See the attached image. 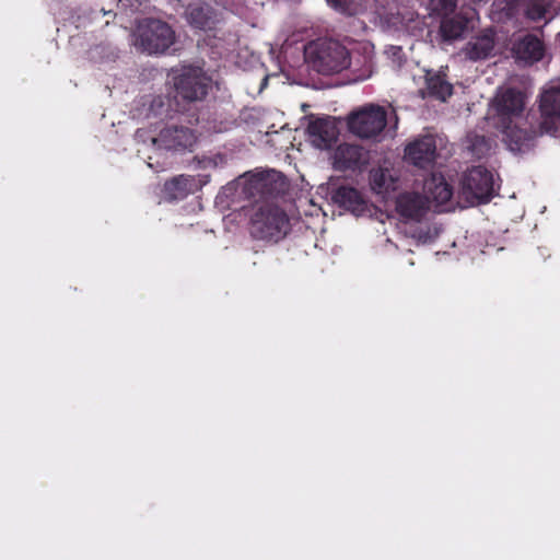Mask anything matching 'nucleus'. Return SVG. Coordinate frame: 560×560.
Returning a JSON list of instances; mask_svg holds the SVG:
<instances>
[{
  "mask_svg": "<svg viewBox=\"0 0 560 560\" xmlns=\"http://www.w3.org/2000/svg\"><path fill=\"white\" fill-rule=\"evenodd\" d=\"M497 128L510 151L526 153L537 143L535 116L525 115V95L513 88L504 90L495 97Z\"/></svg>",
  "mask_w": 560,
  "mask_h": 560,
  "instance_id": "1",
  "label": "nucleus"
},
{
  "mask_svg": "<svg viewBox=\"0 0 560 560\" xmlns=\"http://www.w3.org/2000/svg\"><path fill=\"white\" fill-rule=\"evenodd\" d=\"M305 58L315 71L324 75L339 73L351 63L347 47L329 38H318L307 44Z\"/></svg>",
  "mask_w": 560,
  "mask_h": 560,
  "instance_id": "2",
  "label": "nucleus"
},
{
  "mask_svg": "<svg viewBox=\"0 0 560 560\" xmlns=\"http://www.w3.org/2000/svg\"><path fill=\"white\" fill-rule=\"evenodd\" d=\"M248 230L255 240L278 243L288 235L291 224L282 208L273 203H264L252 214Z\"/></svg>",
  "mask_w": 560,
  "mask_h": 560,
  "instance_id": "3",
  "label": "nucleus"
},
{
  "mask_svg": "<svg viewBox=\"0 0 560 560\" xmlns=\"http://www.w3.org/2000/svg\"><path fill=\"white\" fill-rule=\"evenodd\" d=\"M196 131L183 125H167L164 127L156 138L152 139V143L156 147L155 156H148V166L154 172L166 171L171 166V162L166 159L161 160L159 150L185 152L192 151L197 142Z\"/></svg>",
  "mask_w": 560,
  "mask_h": 560,
  "instance_id": "4",
  "label": "nucleus"
},
{
  "mask_svg": "<svg viewBox=\"0 0 560 560\" xmlns=\"http://www.w3.org/2000/svg\"><path fill=\"white\" fill-rule=\"evenodd\" d=\"M173 80L177 112H185L186 105L203 101L212 89V79L199 67H183Z\"/></svg>",
  "mask_w": 560,
  "mask_h": 560,
  "instance_id": "5",
  "label": "nucleus"
},
{
  "mask_svg": "<svg viewBox=\"0 0 560 560\" xmlns=\"http://www.w3.org/2000/svg\"><path fill=\"white\" fill-rule=\"evenodd\" d=\"M175 42L174 30L164 21L144 19L138 24L136 44L149 54L166 51Z\"/></svg>",
  "mask_w": 560,
  "mask_h": 560,
  "instance_id": "6",
  "label": "nucleus"
},
{
  "mask_svg": "<svg viewBox=\"0 0 560 560\" xmlns=\"http://www.w3.org/2000/svg\"><path fill=\"white\" fill-rule=\"evenodd\" d=\"M387 125V113L380 105H369L349 116V130L362 139L378 136Z\"/></svg>",
  "mask_w": 560,
  "mask_h": 560,
  "instance_id": "7",
  "label": "nucleus"
},
{
  "mask_svg": "<svg viewBox=\"0 0 560 560\" xmlns=\"http://www.w3.org/2000/svg\"><path fill=\"white\" fill-rule=\"evenodd\" d=\"M462 189L468 200L486 203L494 194L493 175L483 166H474L465 173Z\"/></svg>",
  "mask_w": 560,
  "mask_h": 560,
  "instance_id": "8",
  "label": "nucleus"
},
{
  "mask_svg": "<svg viewBox=\"0 0 560 560\" xmlns=\"http://www.w3.org/2000/svg\"><path fill=\"white\" fill-rule=\"evenodd\" d=\"M184 15L191 28L205 33L218 31L224 20L222 12L206 1L189 3Z\"/></svg>",
  "mask_w": 560,
  "mask_h": 560,
  "instance_id": "9",
  "label": "nucleus"
},
{
  "mask_svg": "<svg viewBox=\"0 0 560 560\" xmlns=\"http://www.w3.org/2000/svg\"><path fill=\"white\" fill-rule=\"evenodd\" d=\"M511 52L518 66H533L541 61L547 52L545 42L536 34L527 33L512 43Z\"/></svg>",
  "mask_w": 560,
  "mask_h": 560,
  "instance_id": "10",
  "label": "nucleus"
},
{
  "mask_svg": "<svg viewBox=\"0 0 560 560\" xmlns=\"http://www.w3.org/2000/svg\"><path fill=\"white\" fill-rule=\"evenodd\" d=\"M447 66L439 70L428 69L424 72V89L420 90L421 96L432 97L445 102L454 93V86L447 79Z\"/></svg>",
  "mask_w": 560,
  "mask_h": 560,
  "instance_id": "11",
  "label": "nucleus"
},
{
  "mask_svg": "<svg viewBox=\"0 0 560 560\" xmlns=\"http://www.w3.org/2000/svg\"><path fill=\"white\" fill-rule=\"evenodd\" d=\"M396 211L405 220L420 222L430 210L427 196L415 191H405L396 198Z\"/></svg>",
  "mask_w": 560,
  "mask_h": 560,
  "instance_id": "12",
  "label": "nucleus"
},
{
  "mask_svg": "<svg viewBox=\"0 0 560 560\" xmlns=\"http://www.w3.org/2000/svg\"><path fill=\"white\" fill-rule=\"evenodd\" d=\"M406 159L415 166L427 168L436 158L435 140L431 136H424L409 143L405 149Z\"/></svg>",
  "mask_w": 560,
  "mask_h": 560,
  "instance_id": "13",
  "label": "nucleus"
},
{
  "mask_svg": "<svg viewBox=\"0 0 560 560\" xmlns=\"http://www.w3.org/2000/svg\"><path fill=\"white\" fill-rule=\"evenodd\" d=\"M306 132L312 143L319 149L330 148L338 138V128L329 117L310 120Z\"/></svg>",
  "mask_w": 560,
  "mask_h": 560,
  "instance_id": "14",
  "label": "nucleus"
},
{
  "mask_svg": "<svg viewBox=\"0 0 560 560\" xmlns=\"http://www.w3.org/2000/svg\"><path fill=\"white\" fill-rule=\"evenodd\" d=\"M365 163L363 148L357 144H339L334 154V168L340 172L359 170Z\"/></svg>",
  "mask_w": 560,
  "mask_h": 560,
  "instance_id": "15",
  "label": "nucleus"
},
{
  "mask_svg": "<svg viewBox=\"0 0 560 560\" xmlns=\"http://www.w3.org/2000/svg\"><path fill=\"white\" fill-rule=\"evenodd\" d=\"M332 200L339 207L360 215L366 211V200L354 187L340 186L332 194Z\"/></svg>",
  "mask_w": 560,
  "mask_h": 560,
  "instance_id": "16",
  "label": "nucleus"
},
{
  "mask_svg": "<svg viewBox=\"0 0 560 560\" xmlns=\"http://www.w3.org/2000/svg\"><path fill=\"white\" fill-rule=\"evenodd\" d=\"M495 45V33L487 30L482 34L472 37L465 46V56L472 60H482L488 58Z\"/></svg>",
  "mask_w": 560,
  "mask_h": 560,
  "instance_id": "17",
  "label": "nucleus"
},
{
  "mask_svg": "<svg viewBox=\"0 0 560 560\" xmlns=\"http://www.w3.org/2000/svg\"><path fill=\"white\" fill-rule=\"evenodd\" d=\"M195 179L189 175H178L164 184V191L173 200H182L194 192Z\"/></svg>",
  "mask_w": 560,
  "mask_h": 560,
  "instance_id": "18",
  "label": "nucleus"
},
{
  "mask_svg": "<svg viewBox=\"0 0 560 560\" xmlns=\"http://www.w3.org/2000/svg\"><path fill=\"white\" fill-rule=\"evenodd\" d=\"M424 190L440 205L448 202L453 196L452 186L442 175L438 176L433 174L431 178L427 179Z\"/></svg>",
  "mask_w": 560,
  "mask_h": 560,
  "instance_id": "19",
  "label": "nucleus"
},
{
  "mask_svg": "<svg viewBox=\"0 0 560 560\" xmlns=\"http://www.w3.org/2000/svg\"><path fill=\"white\" fill-rule=\"evenodd\" d=\"M541 120L560 119V88L552 86L546 90L540 97Z\"/></svg>",
  "mask_w": 560,
  "mask_h": 560,
  "instance_id": "20",
  "label": "nucleus"
},
{
  "mask_svg": "<svg viewBox=\"0 0 560 560\" xmlns=\"http://www.w3.org/2000/svg\"><path fill=\"white\" fill-rule=\"evenodd\" d=\"M467 27V20L455 15L453 18L443 16L440 31L445 40H454L459 38Z\"/></svg>",
  "mask_w": 560,
  "mask_h": 560,
  "instance_id": "21",
  "label": "nucleus"
},
{
  "mask_svg": "<svg viewBox=\"0 0 560 560\" xmlns=\"http://www.w3.org/2000/svg\"><path fill=\"white\" fill-rule=\"evenodd\" d=\"M371 187L377 194L388 192L395 189V179L387 168H373L370 172Z\"/></svg>",
  "mask_w": 560,
  "mask_h": 560,
  "instance_id": "22",
  "label": "nucleus"
},
{
  "mask_svg": "<svg viewBox=\"0 0 560 560\" xmlns=\"http://www.w3.org/2000/svg\"><path fill=\"white\" fill-rule=\"evenodd\" d=\"M552 8V0H529L525 10V16L537 22L546 18Z\"/></svg>",
  "mask_w": 560,
  "mask_h": 560,
  "instance_id": "23",
  "label": "nucleus"
},
{
  "mask_svg": "<svg viewBox=\"0 0 560 560\" xmlns=\"http://www.w3.org/2000/svg\"><path fill=\"white\" fill-rule=\"evenodd\" d=\"M537 139L542 135L560 138V119H544L537 122Z\"/></svg>",
  "mask_w": 560,
  "mask_h": 560,
  "instance_id": "24",
  "label": "nucleus"
},
{
  "mask_svg": "<svg viewBox=\"0 0 560 560\" xmlns=\"http://www.w3.org/2000/svg\"><path fill=\"white\" fill-rule=\"evenodd\" d=\"M431 7L436 14L447 16L455 11L457 0H431Z\"/></svg>",
  "mask_w": 560,
  "mask_h": 560,
  "instance_id": "25",
  "label": "nucleus"
},
{
  "mask_svg": "<svg viewBox=\"0 0 560 560\" xmlns=\"http://www.w3.org/2000/svg\"><path fill=\"white\" fill-rule=\"evenodd\" d=\"M411 236L417 240L419 243L425 244L428 242H431L433 240V236L431 234V230L429 228L427 229H416L415 232L411 234Z\"/></svg>",
  "mask_w": 560,
  "mask_h": 560,
  "instance_id": "26",
  "label": "nucleus"
},
{
  "mask_svg": "<svg viewBox=\"0 0 560 560\" xmlns=\"http://www.w3.org/2000/svg\"><path fill=\"white\" fill-rule=\"evenodd\" d=\"M199 120L198 114L196 112H192L188 115L187 122L189 125H195Z\"/></svg>",
  "mask_w": 560,
  "mask_h": 560,
  "instance_id": "27",
  "label": "nucleus"
},
{
  "mask_svg": "<svg viewBox=\"0 0 560 560\" xmlns=\"http://www.w3.org/2000/svg\"><path fill=\"white\" fill-rule=\"evenodd\" d=\"M470 1L474 2V3H481V2L486 3V2H488V0H470Z\"/></svg>",
  "mask_w": 560,
  "mask_h": 560,
  "instance_id": "28",
  "label": "nucleus"
},
{
  "mask_svg": "<svg viewBox=\"0 0 560 560\" xmlns=\"http://www.w3.org/2000/svg\"><path fill=\"white\" fill-rule=\"evenodd\" d=\"M559 36H560V33H559Z\"/></svg>",
  "mask_w": 560,
  "mask_h": 560,
  "instance_id": "29",
  "label": "nucleus"
}]
</instances>
